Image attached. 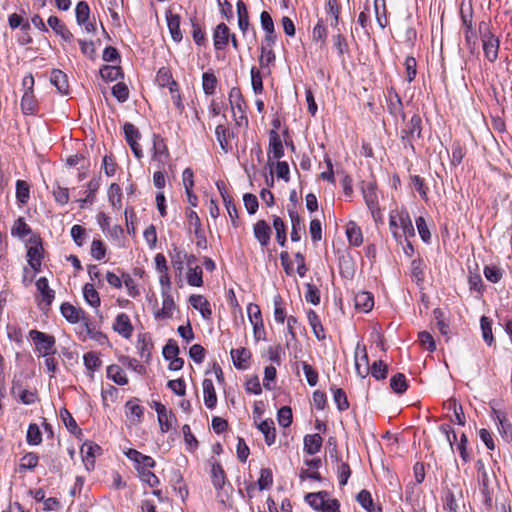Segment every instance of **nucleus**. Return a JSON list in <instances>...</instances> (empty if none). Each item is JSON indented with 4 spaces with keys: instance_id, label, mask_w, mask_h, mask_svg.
<instances>
[{
    "instance_id": "obj_33",
    "label": "nucleus",
    "mask_w": 512,
    "mask_h": 512,
    "mask_svg": "<svg viewBox=\"0 0 512 512\" xmlns=\"http://www.w3.org/2000/svg\"><path fill=\"white\" fill-rule=\"evenodd\" d=\"M322 442V437L317 433L306 435L304 438V449L309 455H314L320 451Z\"/></svg>"
},
{
    "instance_id": "obj_35",
    "label": "nucleus",
    "mask_w": 512,
    "mask_h": 512,
    "mask_svg": "<svg viewBox=\"0 0 512 512\" xmlns=\"http://www.w3.org/2000/svg\"><path fill=\"white\" fill-rule=\"evenodd\" d=\"M346 235L349 243L353 246H360L363 242L362 231L355 222L351 221L347 224Z\"/></svg>"
},
{
    "instance_id": "obj_53",
    "label": "nucleus",
    "mask_w": 512,
    "mask_h": 512,
    "mask_svg": "<svg viewBox=\"0 0 512 512\" xmlns=\"http://www.w3.org/2000/svg\"><path fill=\"white\" fill-rule=\"evenodd\" d=\"M326 11L330 17V25L337 27L339 23V7L337 0H327Z\"/></svg>"
},
{
    "instance_id": "obj_58",
    "label": "nucleus",
    "mask_w": 512,
    "mask_h": 512,
    "mask_svg": "<svg viewBox=\"0 0 512 512\" xmlns=\"http://www.w3.org/2000/svg\"><path fill=\"white\" fill-rule=\"evenodd\" d=\"M277 420L280 426L286 428L292 423V410L288 406H283L278 410Z\"/></svg>"
},
{
    "instance_id": "obj_29",
    "label": "nucleus",
    "mask_w": 512,
    "mask_h": 512,
    "mask_svg": "<svg viewBox=\"0 0 512 512\" xmlns=\"http://www.w3.org/2000/svg\"><path fill=\"white\" fill-rule=\"evenodd\" d=\"M48 25L54 30L56 34L61 36L64 41H71L73 34L69 29L62 23V21L56 16H50L48 18Z\"/></svg>"
},
{
    "instance_id": "obj_19",
    "label": "nucleus",
    "mask_w": 512,
    "mask_h": 512,
    "mask_svg": "<svg viewBox=\"0 0 512 512\" xmlns=\"http://www.w3.org/2000/svg\"><path fill=\"white\" fill-rule=\"evenodd\" d=\"M230 39V29L224 24L220 23L216 26L213 33L214 47L216 50H223Z\"/></svg>"
},
{
    "instance_id": "obj_22",
    "label": "nucleus",
    "mask_w": 512,
    "mask_h": 512,
    "mask_svg": "<svg viewBox=\"0 0 512 512\" xmlns=\"http://www.w3.org/2000/svg\"><path fill=\"white\" fill-rule=\"evenodd\" d=\"M269 156L272 155L274 159H280L284 156V148L279 134L275 130L269 133Z\"/></svg>"
},
{
    "instance_id": "obj_63",
    "label": "nucleus",
    "mask_w": 512,
    "mask_h": 512,
    "mask_svg": "<svg viewBox=\"0 0 512 512\" xmlns=\"http://www.w3.org/2000/svg\"><path fill=\"white\" fill-rule=\"evenodd\" d=\"M112 94L119 102H125L129 97V89L123 82H119L112 87Z\"/></svg>"
},
{
    "instance_id": "obj_38",
    "label": "nucleus",
    "mask_w": 512,
    "mask_h": 512,
    "mask_svg": "<svg viewBox=\"0 0 512 512\" xmlns=\"http://www.w3.org/2000/svg\"><path fill=\"white\" fill-rule=\"evenodd\" d=\"M37 290L41 293L42 301L50 305L54 299V291L49 287V283L46 277H40L36 281Z\"/></svg>"
},
{
    "instance_id": "obj_43",
    "label": "nucleus",
    "mask_w": 512,
    "mask_h": 512,
    "mask_svg": "<svg viewBox=\"0 0 512 512\" xmlns=\"http://www.w3.org/2000/svg\"><path fill=\"white\" fill-rule=\"evenodd\" d=\"M21 109L25 114H34L37 109V101L33 91L24 92L21 100Z\"/></svg>"
},
{
    "instance_id": "obj_28",
    "label": "nucleus",
    "mask_w": 512,
    "mask_h": 512,
    "mask_svg": "<svg viewBox=\"0 0 512 512\" xmlns=\"http://www.w3.org/2000/svg\"><path fill=\"white\" fill-rule=\"evenodd\" d=\"M202 387L204 394V403L207 408L213 409L217 403V396L213 381L211 379H204Z\"/></svg>"
},
{
    "instance_id": "obj_2",
    "label": "nucleus",
    "mask_w": 512,
    "mask_h": 512,
    "mask_svg": "<svg viewBox=\"0 0 512 512\" xmlns=\"http://www.w3.org/2000/svg\"><path fill=\"white\" fill-rule=\"evenodd\" d=\"M479 30L484 55L490 62H494L498 58L499 39L490 32L488 24L485 22L479 24Z\"/></svg>"
},
{
    "instance_id": "obj_6",
    "label": "nucleus",
    "mask_w": 512,
    "mask_h": 512,
    "mask_svg": "<svg viewBox=\"0 0 512 512\" xmlns=\"http://www.w3.org/2000/svg\"><path fill=\"white\" fill-rule=\"evenodd\" d=\"M476 468H477V479L479 482L481 493L484 496V501L486 504H490L491 500H492L491 483H492V478H493L494 474H493V472H489L486 469L482 460H478L476 462Z\"/></svg>"
},
{
    "instance_id": "obj_26",
    "label": "nucleus",
    "mask_w": 512,
    "mask_h": 512,
    "mask_svg": "<svg viewBox=\"0 0 512 512\" xmlns=\"http://www.w3.org/2000/svg\"><path fill=\"white\" fill-rule=\"evenodd\" d=\"M355 308L362 312H369L374 306V298L371 293L361 291L355 295Z\"/></svg>"
},
{
    "instance_id": "obj_30",
    "label": "nucleus",
    "mask_w": 512,
    "mask_h": 512,
    "mask_svg": "<svg viewBox=\"0 0 512 512\" xmlns=\"http://www.w3.org/2000/svg\"><path fill=\"white\" fill-rule=\"evenodd\" d=\"M83 297L88 305L98 310L101 304L100 296L94 285L86 283L83 286Z\"/></svg>"
},
{
    "instance_id": "obj_3",
    "label": "nucleus",
    "mask_w": 512,
    "mask_h": 512,
    "mask_svg": "<svg viewBox=\"0 0 512 512\" xmlns=\"http://www.w3.org/2000/svg\"><path fill=\"white\" fill-rule=\"evenodd\" d=\"M306 501L315 510L339 512L340 504L338 500L331 498L327 492L310 493L306 496Z\"/></svg>"
},
{
    "instance_id": "obj_18",
    "label": "nucleus",
    "mask_w": 512,
    "mask_h": 512,
    "mask_svg": "<svg viewBox=\"0 0 512 512\" xmlns=\"http://www.w3.org/2000/svg\"><path fill=\"white\" fill-rule=\"evenodd\" d=\"M253 233L262 247L270 243L271 228L265 220H258L253 226Z\"/></svg>"
},
{
    "instance_id": "obj_59",
    "label": "nucleus",
    "mask_w": 512,
    "mask_h": 512,
    "mask_svg": "<svg viewBox=\"0 0 512 512\" xmlns=\"http://www.w3.org/2000/svg\"><path fill=\"white\" fill-rule=\"evenodd\" d=\"M108 197L113 207L121 206L122 191L118 184H111L108 190Z\"/></svg>"
},
{
    "instance_id": "obj_61",
    "label": "nucleus",
    "mask_w": 512,
    "mask_h": 512,
    "mask_svg": "<svg viewBox=\"0 0 512 512\" xmlns=\"http://www.w3.org/2000/svg\"><path fill=\"white\" fill-rule=\"evenodd\" d=\"M85 367L90 371L94 372L101 366V360L99 356L94 352H88L83 357Z\"/></svg>"
},
{
    "instance_id": "obj_5",
    "label": "nucleus",
    "mask_w": 512,
    "mask_h": 512,
    "mask_svg": "<svg viewBox=\"0 0 512 512\" xmlns=\"http://www.w3.org/2000/svg\"><path fill=\"white\" fill-rule=\"evenodd\" d=\"M229 103L233 115L236 119L237 125L248 124V119L245 116V101L239 88L233 87L229 91Z\"/></svg>"
},
{
    "instance_id": "obj_21",
    "label": "nucleus",
    "mask_w": 512,
    "mask_h": 512,
    "mask_svg": "<svg viewBox=\"0 0 512 512\" xmlns=\"http://www.w3.org/2000/svg\"><path fill=\"white\" fill-rule=\"evenodd\" d=\"M167 26L171 35V38L179 43L182 38V32L180 29V16L178 14H173L171 11L166 13Z\"/></svg>"
},
{
    "instance_id": "obj_49",
    "label": "nucleus",
    "mask_w": 512,
    "mask_h": 512,
    "mask_svg": "<svg viewBox=\"0 0 512 512\" xmlns=\"http://www.w3.org/2000/svg\"><path fill=\"white\" fill-rule=\"evenodd\" d=\"M202 268L200 266L190 267L187 272V282L190 286L200 287L203 285Z\"/></svg>"
},
{
    "instance_id": "obj_60",
    "label": "nucleus",
    "mask_w": 512,
    "mask_h": 512,
    "mask_svg": "<svg viewBox=\"0 0 512 512\" xmlns=\"http://www.w3.org/2000/svg\"><path fill=\"white\" fill-rule=\"evenodd\" d=\"M123 283L127 289L128 295L136 298L140 295V289L136 281L129 274H122Z\"/></svg>"
},
{
    "instance_id": "obj_57",
    "label": "nucleus",
    "mask_w": 512,
    "mask_h": 512,
    "mask_svg": "<svg viewBox=\"0 0 512 512\" xmlns=\"http://www.w3.org/2000/svg\"><path fill=\"white\" fill-rule=\"evenodd\" d=\"M333 398L340 411L348 409L349 402L347 400L346 393L341 388H332Z\"/></svg>"
},
{
    "instance_id": "obj_40",
    "label": "nucleus",
    "mask_w": 512,
    "mask_h": 512,
    "mask_svg": "<svg viewBox=\"0 0 512 512\" xmlns=\"http://www.w3.org/2000/svg\"><path fill=\"white\" fill-rule=\"evenodd\" d=\"M215 135L221 149L227 153L230 149L229 138L231 131L224 125H218L215 129Z\"/></svg>"
},
{
    "instance_id": "obj_31",
    "label": "nucleus",
    "mask_w": 512,
    "mask_h": 512,
    "mask_svg": "<svg viewBox=\"0 0 512 512\" xmlns=\"http://www.w3.org/2000/svg\"><path fill=\"white\" fill-rule=\"evenodd\" d=\"M259 431L264 435L265 443L271 446L276 440V430L271 419L264 420L257 425Z\"/></svg>"
},
{
    "instance_id": "obj_42",
    "label": "nucleus",
    "mask_w": 512,
    "mask_h": 512,
    "mask_svg": "<svg viewBox=\"0 0 512 512\" xmlns=\"http://www.w3.org/2000/svg\"><path fill=\"white\" fill-rule=\"evenodd\" d=\"M374 12L376 21L381 29H384L387 24V16H386V3L385 0H374Z\"/></svg>"
},
{
    "instance_id": "obj_37",
    "label": "nucleus",
    "mask_w": 512,
    "mask_h": 512,
    "mask_svg": "<svg viewBox=\"0 0 512 512\" xmlns=\"http://www.w3.org/2000/svg\"><path fill=\"white\" fill-rule=\"evenodd\" d=\"M307 319H308V322L313 330L315 337L318 340L325 339L324 328L321 324V321H320L317 313L313 310H309L307 312Z\"/></svg>"
},
{
    "instance_id": "obj_27",
    "label": "nucleus",
    "mask_w": 512,
    "mask_h": 512,
    "mask_svg": "<svg viewBox=\"0 0 512 512\" xmlns=\"http://www.w3.org/2000/svg\"><path fill=\"white\" fill-rule=\"evenodd\" d=\"M12 394L17 397L23 404L30 405L36 402L37 394L34 391L24 389L20 384L14 383Z\"/></svg>"
},
{
    "instance_id": "obj_39",
    "label": "nucleus",
    "mask_w": 512,
    "mask_h": 512,
    "mask_svg": "<svg viewBox=\"0 0 512 512\" xmlns=\"http://www.w3.org/2000/svg\"><path fill=\"white\" fill-rule=\"evenodd\" d=\"M32 232L30 226L23 217L16 219L11 227V235L13 237L24 238Z\"/></svg>"
},
{
    "instance_id": "obj_1",
    "label": "nucleus",
    "mask_w": 512,
    "mask_h": 512,
    "mask_svg": "<svg viewBox=\"0 0 512 512\" xmlns=\"http://www.w3.org/2000/svg\"><path fill=\"white\" fill-rule=\"evenodd\" d=\"M389 228L398 243L405 239L415 236L414 226L408 211L405 208L391 211L389 216Z\"/></svg>"
},
{
    "instance_id": "obj_46",
    "label": "nucleus",
    "mask_w": 512,
    "mask_h": 512,
    "mask_svg": "<svg viewBox=\"0 0 512 512\" xmlns=\"http://www.w3.org/2000/svg\"><path fill=\"white\" fill-rule=\"evenodd\" d=\"M30 198V186L24 180H17L16 182V199L22 205L27 204Z\"/></svg>"
},
{
    "instance_id": "obj_11",
    "label": "nucleus",
    "mask_w": 512,
    "mask_h": 512,
    "mask_svg": "<svg viewBox=\"0 0 512 512\" xmlns=\"http://www.w3.org/2000/svg\"><path fill=\"white\" fill-rule=\"evenodd\" d=\"M362 193L367 207L370 209L373 218L376 219L380 214V210L378 207V197L374 183H366L362 187Z\"/></svg>"
},
{
    "instance_id": "obj_15",
    "label": "nucleus",
    "mask_w": 512,
    "mask_h": 512,
    "mask_svg": "<svg viewBox=\"0 0 512 512\" xmlns=\"http://www.w3.org/2000/svg\"><path fill=\"white\" fill-rule=\"evenodd\" d=\"M60 311L62 316L72 324L86 320L85 312L81 308L75 307L68 302L61 305Z\"/></svg>"
},
{
    "instance_id": "obj_44",
    "label": "nucleus",
    "mask_w": 512,
    "mask_h": 512,
    "mask_svg": "<svg viewBox=\"0 0 512 512\" xmlns=\"http://www.w3.org/2000/svg\"><path fill=\"white\" fill-rule=\"evenodd\" d=\"M217 83V77L213 72H204L202 74V88L206 95H212L215 93Z\"/></svg>"
},
{
    "instance_id": "obj_17",
    "label": "nucleus",
    "mask_w": 512,
    "mask_h": 512,
    "mask_svg": "<svg viewBox=\"0 0 512 512\" xmlns=\"http://www.w3.org/2000/svg\"><path fill=\"white\" fill-rule=\"evenodd\" d=\"M125 455L130 460H132L133 462H135L137 464L138 471H140L142 469L146 470L148 468H152L155 466V461L153 460L152 457H150L148 455H144L135 449H128L125 452Z\"/></svg>"
},
{
    "instance_id": "obj_64",
    "label": "nucleus",
    "mask_w": 512,
    "mask_h": 512,
    "mask_svg": "<svg viewBox=\"0 0 512 512\" xmlns=\"http://www.w3.org/2000/svg\"><path fill=\"white\" fill-rule=\"evenodd\" d=\"M91 255L96 260H102L106 255V247L99 239H94L91 243Z\"/></svg>"
},
{
    "instance_id": "obj_20",
    "label": "nucleus",
    "mask_w": 512,
    "mask_h": 512,
    "mask_svg": "<svg viewBox=\"0 0 512 512\" xmlns=\"http://www.w3.org/2000/svg\"><path fill=\"white\" fill-rule=\"evenodd\" d=\"M230 354L233 364L237 369L245 370L248 368L251 358V352L248 349L244 347L232 349Z\"/></svg>"
},
{
    "instance_id": "obj_41",
    "label": "nucleus",
    "mask_w": 512,
    "mask_h": 512,
    "mask_svg": "<svg viewBox=\"0 0 512 512\" xmlns=\"http://www.w3.org/2000/svg\"><path fill=\"white\" fill-rule=\"evenodd\" d=\"M186 261L187 253L182 249L174 248L173 253L171 254V264L173 268L179 272V275L182 274Z\"/></svg>"
},
{
    "instance_id": "obj_36",
    "label": "nucleus",
    "mask_w": 512,
    "mask_h": 512,
    "mask_svg": "<svg viewBox=\"0 0 512 512\" xmlns=\"http://www.w3.org/2000/svg\"><path fill=\"white\" fill-rule=\"evenodd\" d=\"M107 377L117 385H126L128 383V378L124 370L116 364L107 367Z\"/></svg>"
},
{
    "instance_id": "obj_7",
    "label": "nucleus",
    "mask_w": 512,
    "mask_h": 512,
    "mask_svg": "<svg viewBox=\"0 0 512 512\" xmlns=\"http://www.w3.org/2000/svg\"><path fill=\"white\" fill-rule=\"evenodd\" d=\"M421 135V118L419 115L414 114L411 119L406 123L405 127L401 132L402 140L411 145L415 138H419Z\"/></svg>"
},
{
    "instance_id": "obj_45",
    "label": "nucleus",
    "mask_w": 512,
    "mask_h": 512,
    "mask_svg": "<svg viewBox=\"0 0 512 512\" xmlns=\"http://www.w3.org/2000/svg\"><path fill=\"white\" fill-rule=\"evenodd\" d=\"M290 219L292 224L291 240L293 242H298L301 240V234L303 230L302 219L297 213L291 211Z\"/></svg>"
},
{
    "instance_id": "obj_9",
    "label": "nucleus",
    "mask_w": 512,
    "mask_h": 512,
    "mask_svg": "<svg viewBox=\"0 0 512 512\" xmlns=\"http://www.w3.org/2000/svg\"><path fill=\"white\" fill-rule=\"evenodd\" d=\"M78 334L83 341L89 338L96 341L100 345L109 344L107 336L101 331L92 327L86 320L79 326Z\"/></svg>"
},
{
    "instance_id": "obj_62",
    "label": "nucleus",
    "mask_w": 512,
    "mask_h": 512,
    "mask_svg": "<svg viewBox=\"0 0 512 512\" xmlns=\"http://www.w3.org/2000/svg\"><path fill=\"white\" fill-rule=\"evenodd\" d=\"M273 483L272 471L269 468H263L260 471V477L257 485L260 490L268 489Z\"/></svg>"
},
{
    "instance_id": "obj_52",
    "label": "nucleus",
    "mask_w": 512,
    "mask_h": 512,
    "mask_svg": "<svg viewBox=\"0 0 512 512\" xmlns=\"http://www.w3.org/2000/svg\"><path fill=\"white\" fill-rule=\"evenodd\" d=\"M76 20L79 25H84L87 23L90 15V8L85 1H80L76 5L75 9Z\"/></svg>"
},
{
    "instance_id": "obj_12",
    "label": "nucleus",
    "mask_w": 512,
    "mask_h": 512,
    "mask_svg": "<svg viewBox=\"0 0 512 512\" xmlns=\"http://www.w3.org/2000/svg\"><path fill=\"white\" fill-rule=\"evenodd\" d=\"M112 328L125 339H130L134 331L131 320L126 313H120L116 316Z\"/></svg>"
},
{
    "instance_id": "obj_10",
    "label": "nucleus",
    "mask_w": 512,
    "mask_h": 512,
    "mask_svg": "<svg viewBox=\"0 0 512 512\" xmlns=\"http://www.w3.org/2000/svg\"><path fill=\"white\" fill-rule=\"evenodd\" d=\"M152 407L157 413L160 430L164 433L168 432L172 428L173 422L175 421L174 414L172 411H168L165 405L160 402H154Z\"/></svg>"
},
{
    "instance_id": "obj_54",
    "label": "nucleus",
    "mask_w": 512,
    "mask_h": 512,
    "mask_svg": "<svg viewBox=\"0 0 512 512\" xmlns=\"http://www.w3.org/2000/svg\"><path fill=\"white\" fill-rule=\"evenodd\" d=\"M369 371L375 379L383 380L387 377L388 366L382 360L375 361Z\"/></svg>"
},
{
    "instance_id": "obj_23",
    "label": "nucleus",
    "mask_w": 512,
    "mask_h": 512,
    "mask_svg": "<svg viewBox=\"0 0 512 512\" xmlns=\"http://www.w3.org/2000/svg\"><path fill=\"white\" fill-rule=\"evenodd\" d=\"M42 246L36 242L30 246L27 251V260L30 267L35 271L39 272L42 264Z\"/></svg>"
},
{
    "instance_id": "obj_47",
    "label": "nucleus",
    "mask_w": 512,
    "mask_h": 512,
    "mask_svg": "<svg viewBox=\"0 0 512 512\" xmlns=\"http://www.w3.org/2000/svg\"><path fill=\"white\" fill-rule=\"evenodd\" d=\"M273 228L276 233V240L281 246L286 244V226L279 216H273Z\"/></svg>"
},
{
    "instance_id": "obj_14",
    "label": "nucleus",
    "mask_w": 512,
    "mask_h": 512,
    "mask_svg": "<svg viewBox=\"0 0 512 512\" xmlns=\"http://www.w3.org/2000/svg\"><path fill=\"white\" fill-rule=\"evenodd\" d=\"M176 305L170 292L162 291V307L155 312L157 319H170L173 316Z\"/></svg>"
},
{
    "instance_id": "obj_8",
    "label": "nucleus",
    "mask_w": 512,
    "mask_h": 512,
    "mask_svg": "<svg viewBox=\"0 0 512 512\" xmlns=\"http://www.w3.org/2000/svg\"><path fill=\"white\" fill-rule=\"evenodd\" d=\"M123 131L125 135V139L127 143L129 144L132 152L134 153L135 157L140 159L143 155L142 149L138 143V139L140 138V133L138 129L129 122H126L123 125Z\"/></svg>"
},
{
    "instance_id": "obj_32",
    "label": "nucleus",
    "mask_w": 512,
    "mask_h": 512,
    "mask_svg": "<svg viewBox=\"0 0 512 512\" xmlns=\"http://www.w3.org/2000/svg\"><path fill=\"white\" fill-rule=\"evenodd\" d=\"M125 407L128 420L134 425L139 424L143 417V408L133 400L128 401Z\"/></svg>"
},
{
    "instance_id": "obj_48",
    "label": "nucleus",
    "mask_w": 512,
    "mask_h": 512,
    "mask_svg": "<svg viewBox=\"0 0 512 512\" xmlns=\"http://www.w3.org/2000/svg\"><path fill=\"white\" fill-rule=\"evenodd\" d=\"M390 387L397 394L404 393L408 388V384L404 374L397 373L393 375L390 379Z\"/></svg>"
},
{
    "instance_id": "obj_25",
    "label": "nucleus",
    "mask_w": 512,
    "mask_h": 512,
    "mask_svg": "<svg viewBox=\"0 0 512 512\" xmlns=\"http://www.w3.org/2000/svg\"><path fill=\"white\" fill-rule=\"evenodd\" d=\"M355 368L357 374L361 377H365L369 373V361L365 347H363L361 350L359 346L357 347L355 353Z\"/></svg>"
},
{
    "instance_id": "obj_51",
    "label": "nucleus",
    "mask_w": 512,
    "mask_h": 512,
    "mask_svg": "<svg viewBox=\"0 0 512 512\" xmlns=\"http://www.w3.org/2000/svg\"><path fill=\"white\" fill-rule=\"evenodd\" d=\"M238 25L240 30L245 33L249 27L248 11L242 1L237 2Z\"/></svg>"
},
{
    "instance_id": "obj_4",
    "label": "nucleus",
    "mask_w": 512,
    "mask_h": 512,
    "mask_svg": "<svg viewBox=\"0 0 512 512\" xmlns=\"http://www.w3.org/2000/svg\"><path fill=\"white\" fill-rule=\"evenodd\" d=\"M29 338L34 342L35 350L38 356H47V354H55V337L39 330H31Z\"/></svg>"
},
{
    "instance_id": "obj_24",
    "label": "nucleus",
    "mask_w": 512,
    "mask_h": 512,
    "mask_svg": "<svg viewBox=\"0 0 512 512\" xmlns=\"http://www.w3.org/2000/svg\"><path fill=\"white\" fill-rule=\"evenodd\" d=\"M101 448L98 445L92 443H84L81 447V453L83 457V462L87 470H91L94 468L95 463V455L99 453Z\"/></svg>"
},
{
    "instance_id": "obj_16",
    "label": "nucleus",
    "mask_w": 512,
    "mask_h": 512,
    "mask_svg": "<svg viewBox=\"0 0 512 512\" xmlns=\"http://www.w3.org/2000/svg\"><path fill=\"white\" fill-rule=\"evenodd\" d=\"M189 303L191 306L198 310L201 316L205 320H210L212 316V310L209 301L203 296L198 294H193L189 297Z\"/></svg>"
},
{
    "instance_id": "obj_50",
    "label": "nucleus",
    "mask_w": 512,
    "mask_h": 512,
    "mask_svg": "<svg viewBox=\"0 0 512 512\" xmlns=\"http://www.w3.org/2000/svg\"><path fill=\"white\" fill-rule=\"evenodd\" d=\"M480 325L483 340L488 345H492L494 343V336L492 333V321L488 317L482 316L480 319Z\"/></svg>"
},
{
    "instance_id": "obj_34",
    "label": "nucleus",
    "mask_w": 512,
    "mask_h": 512,
    "mask_svg": "<svg viewBox=\"0 0 512 512\" xmlns=\"http://www.w3.org/2000/svg\"><path fill=\"white\" fill-rule=\"evenodd\" d=\"M50 81L61 94L68 93V80L64 72L58 69H54L51 72Z\"/></svg>"
},
{
    "instance_id": "obj_13",
    "label": "nucleus",
    "mask_w": 512,
    "mask_h": 512,
    "mask_svg": "<svg viewBox=\"0 0 512 512\" xmlns=\"http://www.w3.org/2000/svg\"><path fill=\"white\" fill-rule=\"evenodd\" d=\"M492 418L497 425L500 435L506 439L512 437V424L507 418L505 412L493 409Z\"/></svg>"
},
{
    "instance_id": "obj_56",
    "label": "nucleus",
    "mask_w": 512,
    "mask_h": 512,
    "mask_svg": "<svg viewBox=\"0 0 512 512\" xmlns=\"http://www.w3.org/2000/svg\"><path fill=\"white\" fill-rule=\"evenodd\" d=\"M42 442V434L37 424H30L27 430V443L39 445Z\"/></svg>"
},
{
    "instance_id": "obj_55",
    "label": "nucleus",
    "mask_w": 512,
    "mask_h": 512,
    "mask_svg": "<svg viewBox=\"0 0 512 512\" xmlns=\"http://www.w3.org/2000/svg\"><path fill=\"white\" fill-rule=\"evenodd\" d=\"M55 201L60 205H66L69 202V189L56 184L52 190Z\"/></svg>"
}]
</instances>
